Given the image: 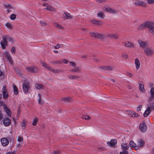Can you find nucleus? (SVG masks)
<instances>
[{"label": "nucleus", "instance_id": "nucleus-1", "mask_svg": "<svg viewBox=\"0 0 154 154\" xmlns=\"http://www.w3.org/2000/svg\"><path fill=\"white\" fill-rule=\"evenodd\" d=\"M147 27L149 29V32L154 35V23L151 21L146 22L142 24L139 26L140 29Z\"/></svg>", "mask_w": 154, "mask_h": 154}, {"label": "nucleus", "instance_id": "nucleus-2", "mask_svg": "<svg viewBox=\"0 0 154 154\" xmlns=\"http://www.w3.org/2000/svg\"><path fill=\"white\" fill-rule=\"evenodd\" d=\"M2 40L1 41L0 44L2 49H5L7 45V39L11 42H13L12 39L7 35H3L2 36Z\"/></svg>", "mask_w": 154, "mask_h": 154}, {"label": "nucleus", "instance_id": "nucleus-3", "mask_svg": "<svg viewBox=\"0 0 154 154\" xmlns=\"http://www.w3.org/2000/svg\"><path fill=\"white\" fill-rule=\"evenodd\" d=\"M23 90L25 94H27L30 88V85L28 82H25L22 85Z\"/></svg>", "mask_w": 154, "mask_h": 154}, {"label": "nucleus", "instance_id": "nucleus-4", "mask_svg": "<svg viewBox=\"0 0 154 154\" xmlns=\"http://www.w3.org/2000/svg\"><path fill=\"white\" fill-rule=\"evenodd\" d=\"M26 69L28 71L33 73L37 72L38 71V69L35 67L27 66L26 67Z\"/></svg>", "mask_w": 154, "mask_h": 154}, {"label": "nucleus", "instance_id": "nucleus-5", "mask_svg": "<svg viewBox=\"0 0 154 154\" xmlns=\"http://www.w3.org/2000/svg\"><path fill=\"white\" fill-rule=\"evenodd\" d=\"M139 129L143 132L146 131V125L144 122H142L140 125Z\"/></svg>", "mask_w": 154, "mask_h": 154}, {"label": "nucleus", "instance_id": "nucleus-6", "mask_svg": "<svg viewBox=\"0 0 154 154\" xmlns=\"http://www.w3.org/2000/svg\"><path fill=\"white\" fill-rule=\"evenodd\" d=\"M144 51L145 53L148 56H150L154 53V50L151 48L145 49Z\"/></svg>", "mask_w": 154, "mask_h": 154}, {"label": "nucleus", "instance_id": "nucleus-7", "mask_svg": "<svg viewBox=\"0 0 154 154\" xmlns=\"http://www.w3.org/2000/svg\"><path fill=\"white\" fill-rule=\"evenodd\" d=\"M1 142L3 146H5L8 145L9 142L5 138H3L1 139Z\"/></svg>", "mask_w": 154, "mask_h": 154}, {"label": "nucleus", "instance_id": "nucleus-8", "mask_svg": "<svg viewBox=\"0 0 154 154\" xmlns=\"http://www.w3.org/2000/svg\"><path fill=\"white\" fill-rule=\"evenodd\" d=\"M117 143V141L115 139H112L110 141L107 142V144L110 147H112L115 145Z\"/></svg>", "mask_w": 154, "mask_h": 154}, {"label": "nucleus", "instance_id": "nucleus-9", "mask_svg": "<svg viewBox=\"0 0 154 154\" xmlns=\"http://www.w3.org/2000/svg\"><path fill=\"white\" fill-rule=\"evenodd\" d=\"M127 113L130 116L133 117H137L139 116L138 114L135 113L134 112L131 111H128Z\"/></svg>", "mask_w": 154, "mask_h": 154}, {"label": "nucleus", "instance_id": "nucleus-10", "mask_svg": "<svg viewBox=\"0 0 154 154\" xmlns=\"http://www.w3.org/2000/svg\"><path fill=\"white\" fill-rule=\"evenodd\" d=\"M134 63L136 69H139L140 68L141 64L140 60L138 58H136L134 60Z\"/></svg>", "mask_w": 154, "mask_h": 154}, {"label": "nucleus", "instance_id": "nucleus-11", "mask_svg": "<svg viewBox=\"0 0 154 154\" xmlns=\"http://www.w3.org/2000/svg\"><path fill=\"white\" fill-rule=\"evenodd\" d=\"M103 9L104 11L110 13H115L116 12V11L115 10L108 7H104L103 8Z\"/></svg>", "mask_w": 154, "mask_h": 154}, {"label": "nucleus", "instance_id": "nucleus-12", "mask_svg": "<svg viewBox=\"0 0 154 154\" xmlns=\"http://www.w3.org/2000/svg\"><path fill=\"white\" fill-rule=\"evenodd\" d=\"M17 141L19 143L17 145L18 147H20L23 144V138L22 137H18Z\"/></svg>", "mask_w": 154, "mask_h": 154}, {"label": "nucleus", "instance_id": "nucleus-13", "mask_svg": "<svg viewBox=\"0 0 154 154\" xmlns=\"http://www.w3.org/2000/svg\"><path fill=\"white\" fill-rule=\"evenodd\" d=\"M4 56L7 59V60L10 63L11 62V56L7 51H5L4 53Z\"/></svg>", "mask_w": 154, "mask_h": 154}, {"label": "nucleus", "instance_id": "nucleus-14", "mask_svg": "<svg viewBox=\"0 0 154 154\" xmlns=\"http://www.w3.org/2000/svg\"><path fill=\"white\" fill-rule=\"evenodd\" d=\"M11 123V121L8 118H5L3 120V124L5 126L9 125Z\"/></svg>", "mask_w": 154, "mask_h": 154}, {"label": "nucleus", "instance_id": "nucleus-15", "mask_svg": "<svg viewBox=\"0 0 154 154\" xmlns=\"http://www.w3.org/2000/svg\"><path fill=\"white\" fill-rule=\"evenodd\" d=\"M151 112V108L150 106H148L145 111L143 116L145 117L148 116L150 114Z\"/></svg>", "mask_w": 154, "mask_h": 154}, {"label": "nucleus", "instance_id": "nucleus-16", "mask_svg": "<svg viewBox=\"0 0 154 154\" xmlns=\"http://www.w3.org/2000/svg\"><path fill=\"white\" fill-rule=\"evenodd\" d=\"M129 145L131 148H134L135 150L138 149V147L137 146L136 143L133 141H131L129 143Z\"/></svg>", "mask_w": 154, "mask_h": 154}, {"label": "nucleus", "instance_id": "nucleus-17", "mask_svg": "<svg viewBox=\"0 0 154 154\" xmlns=\"http://www.w3.org/2000/svg\"><path fill=\"white\" fill-rule=\"evenodd\" d=\"M138 42L140 46L143 48H144L147 45L146 42H144L142 40H138Z\"/></svg>", "mask_w": 154, "mask_h": 154}, {"label": "nucleus", "instance_id": "nucleus-18", "mask_svg": "<svg viewBox=\"0 0 154 154\" xmlns=\"http://www.w3.org/2000/svg\"><path fill=\"white\" fill-rule=\"evenodd\" d=\"M43 5L46 7V8H45V9H48L51 11H53L54 10V8L53 7H52L50 5H48L46 3L44 4Z\"/></svg>", "mask_w": 154, "mask_h": 154}, {"label": "nucleus", "instance_id": "nucleus-19", "mask_svg": "<svg viewBox=\"0 0 154 154\" xmlns=\"http://www.w3.org/2000/svg\"><path fill=\"white\" fill-rule=\"evenodd\" d=\"M3 97L4 99H7L8 97V92L6 90H5L3 91L2 92Z\"/></svg>", "mask_w": 154, "mask_h": 154}, {"label": "nucleus", "instance_id": "nucleus-20", "mask_svg": "<svg viewBox=\"0 0 154 154\" xmlns=\"http://www.w3.org/2000/svg\"><path fill=\"white\" fill-rule=\"evenodd\" d=\"M63 17L64 20L67 19H71V17L69 14L68 13H65L63 14Z\"/></svg>", "mask_w": 154, "mask_h": 154}, {"label": "nucleus", "instance_id": "nucleus-21", "mask_svg": "<svg viewBox=\"0 0 154 154\" xmlns=\"http://www.w3.org/2000/svg\"><path fill=\"white\" fill-rule=\"evenodd\" d=\"M5 26L7 28L10 29H12L13 28V26L11 23L9 22L6 23L5 24Z\"/></svg>", "mask_w": 154, "mask_h": 154}, {"label": "nucleus", "instance_id": "nucleus-22", "mask_svg": "<svg viewBox=\"0 0 154 154\" xmlns=\"http://www.w3.org/2000/svg\"><path fill=\"white\" fill-rule=\"evenodd\" d=\"M134 5L139 6H143L144 5V3L143 1H137L134 3Z\"/></svg>", "mask_w": 154, "mask_h": 154}, {"label": "nucleus", "instance_id": "nucleus-23", "mask_svg": "<svg viewBox=\"0 0 154 154\" xmlns=\"http://www.w3.org/2000/svg\"><path fill=\"white\" fill-rule=\"evenodd\" d=\"M122 148L124 150H126L128 149L129 146L127 143H123L122 144Z\"/></svg>", "mask_w": 154, "mask_h": 154}, {"label": "nucleus", "instance_id": "nucleus-24", "mask_svg": "<svg viewBox=\"0 0 154 154\" xmlns=\"http://www.w3.org/2000/svg\"><path fill=\"white\" fill-rule=\"evenodd\" d=\"M151 96L149 98L150 100H154V88H152L150 91Z\"/></svg>", "mask_w": 154, "mask_h": 154}, {"label": "nucleus", "instance_id": "nucleus-25", "mask_svg": "<svg viewBox=\"0 0 154 154\" xmlns=\"http://www.w3.org/2000/svg\"><path fill=\"white\" fill-rule=\"evenodd\" d=\"M4 109L7 113L8 116L11 117V112L7 106H5L4 107Z\"/></svg>", "mask_w": 154, "mask_h": 154}, {"label": "nucleus", "instance_id": "nucleus-26", "mask_svg": "<svg viewBox=\"0 0 154 154\" xmlns=\"http://www.w3.org/2000/svg\"><path fill=\"white\" fill-rule=\"evenodd\" d=\"M125 45L127 47H133L134 45L133 43L131 42H126L125 43Z\"/></svg>", "mask_w": 154, "mask_h": 154}, {"label": "nucleus", "instance_id": "nucleus-27", "mask_svg": "<svg viewBox=\"0 0 154 154\" xmlns=\"http://www.w3.org/2000/svg\"><path fill=\"white\" fill-rule=\"evenodd\" d=\"M26 123V121L25 120H23L21 123V128L23 130L25 128Z\"/></svg>", "mask_w": 154, "mask_h": 154}, {"label": "nucleus", "instance_id": "nucleus-28", "mask_svg": "<svg viewBox=\"0 0 154 154\" xmlns=\"http://www.w3.org/2000/svg\"><path fill=\"white\" fill-rule=\"evenodd\" d=\"M41 63H42V66H43L45 68H46L48 69V70H52L51 68L50 67L48 66V65L46 63H45V62H41Z\"/></svg>", "mask_w": 154, "mask_h": 154}, {"label": "nucleus", "instance_id": "nucleus-29", "mask_svg": "<svg viewBox=\"0 0 154 154\" xmlns=\"http://www.w3.org/2000/svg\"><path fill=\"white\" fill-rule=\"evenodd\" d=\"M144 144V142L142 140H139L138 141V145L137 146L138 147V148L139 147H141L143 146Z\"/></svg>", "mask_w": 154, "mask_h": 154}, {"label": "nucleus", "instance_id": "nucleus-30", "mask_svg": "<svg viewBox=\"0 0 154 154\" xmlns=\"http://www.w3.org/2000/svg\"><path fill=\"white\" fill-rule=\"evenodd\" d=\"M90 22L92 23L97 25H100L101 23V22L100 21L93 19L91 20Z\"/></svg>", "mask_w": 154, "mask_h": 154}, {"label": "nucleus", "instance_id": "nucleus-31", "mask_svg": "<svg viewBox=\"0 0 154 154\" xmlns=\"http://www.w3.org/2000/svg\"><path fill=\"white\" fill-rule=\"evenodd\" d=\"M98 16L101 18H103L104 17L105 15L103 12L102 11H99L97 14Z\"/></svg>", "mask_w": 154, "mask_h": 154}, {"label": "nucleus", "instance_id": "nucleus-32", "mask_svg": "<svg viewBox=\"0 0 154 154\" xmlns=\"http://www.w3.org/2000/svg\"><path fill=\"white\" fill-rule=\"evenodd\" d=\"M13 91L15 95H17L18 94V92L16 86L14 84L13 85Z\"/></svg>", "mask_w": 154, "mask_h": 154}, {"label": "nucleus", "instance_id": "nucleus-33", "mask_svg": "<svg viewBox=\"0 0 154 154\" xmlns=\"http://www.w3.org/2000/svg\"><path fill=\"white\" fill-rule=\"evenodd\" d=\"M38 118L37 117L34 118L33 119L32 125L34 126L36 125L38 122Z\"/></svg>", "mask_w": 154, "mask_h": 154}, {"label": "nucleus", "instance_id": "nucleus-34", "mask_svg": "<svg viewBox=\"0 0 154 154\" xmlns=\"http://www.w3.org/2000/svg\"><path fill=\"white\" fill-rule=\"evenodd\" d=\"M144 87V86L143 84H142L141 83H140L139 84V89L141 92H143L145 91Z\"/></svg>", "mask_w": 154, "mask_h": 154}, {"label": "nucleus", "instance_id": "nucleus-35", "mask_svg": "<svg viewBox=\"0 0 154 154\" xmlns=\"http://www.w3.org/2000/svg\"><path fill=\"white\" fill-rule=\"evenodd\" d=\"M35 87L37 89H40L43 88V85L42 84H36L35 85Z\"/></svg>", "mask_w": 154, "mask_h": 154}, {"label": "nucleus", "instance_id": "nucleus-36", "mask_svg": "<svg viewBox=\"0 0 154 154\" xmlns=\"http://www.w3.org/2000/svg\"><path fill=\"white\" fill-rule=\"evenodd\" d=\"M108 36L111 38H117V35L116 34H109Z\"/></svg>", "mask_w": 154, "mask_h": 154}, {"label": "nucleus", "instance_id": "nucleus-37", "mask_svg": "<svg viewBox=\"0 0 154 154\" xmlns=\"http://www.w3.org/2000/svg\"><path fill=\"white\" fill-rule=\"evenodd\" d=\"M90 35L92 37H96L98 35V34L97 33L91 32L90 33Z\"/></svg>", "mask_w": 154, "mask_h": 154}, {"label": "nucleus", "instance_id": "nucleus-38", "mask_svg": "<svg viewBox=\"0 0 154 154\" xmlns=\"http://www.w3.org/2000/svg\"><path fill=\"white\" fill-rule=\"evenodd\" d=\"M54 26L55 27L59 28L61 29L63 28L60 25L56 23L54 24Z\"/></svg>", "mask_w": 154, "mask_h": 154}, {"label": "nucleus", "instance_id": "nucleus-39", "mask_svg": "<svg viewBox=\"0 0 154 154\" xmlns=\"http://www.w3.org/2000/svg\"><path fill=\"white\" fill-rule=\"evenodd\" d=\"M80 68L79 67H77L75 69H73L72 70V71L74 72H76L79 71Z\"/></svg>", "mask_w": 154, "mask_h": 154}, {"label": "nucleus", "instance_id": "nucleus-40", "mask_svg": "<svg viewBox=\"0 0 154 154\" xmlns=\"http://www.w3.org/2000/svg\"><path fill=\"white\" fill-rule=\"evenodd\" d=\"M82 118L85 119H90V117L88 115H83L82 116Z\"/></svg>", "mask_w": 154, "mask_h": 154}, {"label": "nucleus", "instance_id": "nucleus-41", "mask_svg": "<svg viewBox=\"0 0 154 154\" xmlns=\"http://www.w3.org/2000/svg\"><path fill=\"white\" fill-rule=\"evenodd\" d=\"M16 15L14 14H12L10 16V18L11 20H14L16 18Z\"/></svg>", "mask_w": 154, "mask_h": 154}, {"label": "nucleus", "instance_id": "nucleus-42", "mask_svg": "<svg viewBox=\"0 0 154 154\" xmlns=\"http://www.w3.org/2000/svg\"><path fill=\"white\" fill-rule=\"evenodd\" d=\"M38 96L39 97V99L38 100V103L39 104L42 103H41V95L40 94H38Z\"/></svg>", "mask_w": 154, "mask_h": 154}, {"label": "nucleus", "instance_id": "nucleus-43", "mask_svg": "<svg viewBox=\"0 0 154 154\" xmlns=\"http://www.w3.org/2000/svg\"><path fill=\"white\" fill-rule=\"evenodd\" d=\"M147 3L151 4H154V0H147Z\"/></svg>", "mask_w": 154, "mask_h": 154}, {"label": "nucleus", "instance_id": "nucleus-44", "mask_svg": "<svg viewBox=\"0 0 154 154\" xmlns=\"http://www.w3.org/2000/svg\"><path fill=\"white\" fill-rule=\"evenodd\" d=\"M142 108V106L141 105H140L139 106L137 107V112L140 111V110Z\"/></svg>", "mask_w": 154, "mask_h": 154}, {"label": "nucleus", "instance_id": "nucleus-45", "mask_svg": "<svg viewBox=\"0 0 154 154\" xmlns=\"http://www.w3.org/2000/svg\"><path fill=\"white\" fill-rule=\"evenodd\" d=\"M70 65L73 67H75L76 66L75 63L73 62H70Z\"/></svg>", "mask_w": 154, "mask_h": 154}, {"label": "nucleus", "instance_id": "nucleus-46", "mask_svg": "<svg viewBox=\"0 0 154 154\" xmlns=\"http://www.w3.org/2000/svg\"><path fill=\"white\" fill-rule=\"evenodd\" d=\"M16 73L18 75L20 76L22 75L23 74V73L20 72L19 71H16Z\"/></svg>", "mask_w": 154, "mask_h": 154}, {"label": "nucleus", "instance_id": "nucleus-47", "mask_svg": "<svg viewBox=\"0 0 154 154\" xmlns=\"http://www.w3.org/2000/svg\"><path fill=\"white\" fill-rule=\"evenodd\" d=\"M40 23L42 26H45L47 24L44 21H40Z\"/></svg>", "mask_w": 154, "mask_h": 154}, {"label": "nucleus", "instance_id": "nucleus-48", "mask_svg": "<svg viewBox=\"0 0 154 154\" xmlns=\"http://www.w3.org/2000/svg\"><path fill=\"white\" fill-rule=\"evenodd\" d=\"M120 154H128V152L127 151H123L120 152Z\"/></svg>", "mask_w": 154, "mask_h": 154}, {"label": "nucleus", "instance_id": "nucleus-49", "mask_svg": "<svg viewBox=\"0 0 154 154\" xmlns=\"http://www.w3.org/2000/svg\"><path fill=\"white\" fill-rule=\"evenodd\" d=\"M60 152L59 150H57L56 151H54L52 154H59Z\"/></svg>", "mask_w": 154, "mask_h": 154}, {"label": "nucleus", "instance_id": "nucleus-50", "mask_svg": "<svg viewBox=\"0 0 154 154\" xmlns=\"http://www.w3.org/2000/svg\"><path fill=\"white\" fill-rule=\"evenodd\" d=\"M15 49L14 48H12L11 50V52L13 54H15Z\"/></svg>", "mask_w": 154, "mask_h": 154}, {"label": "nucleus", "instance_id": "nucleus-51", "mask_svg": "<svg viewBox=\"0 0 154 154\" xmlns=\"http://www.w3.org/2000/svg\"><path fill=\"white\" fill-rule=\"evenodd\" d=\"M122 57L124 59H126L128 57V56L127 54H122Z\"/></svg>", "mask_w": 154, "mask_h": 154}, {"label": "nucleus", "instance_id": "nucleus-52", "mask_svg": "<svg viewBox=\"0 0 154 154\" xmlns=\"http://www.w3.org/2000/svg\"><path fill=\"white\" fill-rule=\"evenodd\" d=\"M127 75L128 76L130 77H131L133 76V75L131 73L128 72L127 73Z\"/></svg>", "mask_w": 154, "mask_h": 154}, {"label": "nucleus", "instance_id": "nucleus-53", "mask_svg": "<svg viewBox=\"0 0 154 154\" xmlns=\"http://www.w3.org/2000/svg\"><path fill=\"white\" fill-rule=\"evenodd\" d=\"M62 62L64 63H67L68 62V61L66 59H63L62 60Z\"/></svg>", "mask_w": 154, "mask_h": 154}, {"label": "nucleus", "instance_id": "nucleus-54", "mask_svg": "<svg viewBox=\"0 0 154 154\" xmlns=\"http://www.w3.org/2000/svg\"><path fill=\"white\" fill-rule=\"evenodd\" d=\"M3 102L1 100H0V106H2L3 105Z\"/></svg>", "mask_w": 154, "mask_h": 154}, {"label": "nucleus", "instance_id": "nucleus-55", "mask_svg": "<svg viewBox=\"0 0 154 154\" xmlns=\"http://www.w3.org/2000/svg\"><path fill=\"white\" fill-rule=\"evenodd\" d=\"M96 1L97 2L99 3L103 2L104 1L103 0H96Z\"/></svg>", "mask_w": 154, "mask_h": 154}, {"label": "nucleus", "instance_id": "nucleus-56", "mask_svg": "<svg viewBox=\"0 0 154 154\" xmlns=\"http://www.w3.org/2000/svg\"><path fill=\"white\" fill-rule=\"evenodd\" d=\"M107 69L108 70H111L112 68L111 67H107Z\"/></svg>", "mask_w": 154, "mask_h": 154}, {"label": "nucleus", "instance_id": "nucleus-57", "mask_svg": "<svg viewBox=\"0 0 154 154\" xmlns=\"http://www.w3.org/2000/svg\"><path fill=\"white\" fill-rule=\"evenodd\" d=\"M2 116L1 112L0 111V120L2 119Z\"/></svg>", "mask_w": 154, "mask_h": 154}, {"label": "nucleus", "instance_id": "nucleus-58", "mask_svg": "<svg viewBox=\"0 0 154 154\" xmlns=\"http://www.w3.org/2000/svg\"><path fill=\"white\" fill-rule=\"evenodd\" d=\"M69 98H64L63 99V100H69Z\"/></svg>", "mask_w": 154, "mask_h": 154}, {"label": "nucleus", "instance_id": "nucleus-59", "mask_svg": "<svg viewBox=\"0 0 154 154\" xmlns=\"http://www.w3.org/2000/svg\"><path fill=\"white\" fill-rule=\"evenodd\" d=\"M110 81H112V82H115V81L112 79H111L110 80Z\"/></svg>", "mask_w": 154, "mask_h": 154}, {"label": "nucleus", "instance_id": "nucleus-60", "mask_svg": "<svg viewBox=\"0 0 154 154\" xmlns=\"http://www.w3.org/2000/svg\"><path fill=\"white\" fill-rule=\"evenodd\" d=\"M2 75V71L0 70V77Z\"/></svg>", "mask_w": 154, "mask_h": 154}, {"label": "nucleus", "instance_id": "nucleus-61", "mask_svg": "<svg viewBox=\"0 0 154 154\" xmlns=\"http://www.w3.org/2000/svg\"><path fill=\"white\" fill-rule=\"evenodd\" d=\"M5 88H6V87H5V86H3V88L4 89V91H5V90H6L5 89Z\"/></svg>", "mask_w": 154, "mask_h": 154}, {"label": "nucleus", "instance_id": "nucleus-62", "mask_svg": "<svg viewBox=\"0 0 154 154\" xmlns=\"http://www.w3.org/2000/svg\"><path fill=\"white\" fill-rule=\"evenodd\" d=\"M2 95L0 94V100L2 98Z\"/></svg>", "mask_w": 154, "mask_h": 154}, {"label": "nucleus", "instance_id": "nucleus-63", "mask_svg": "<svg viewBox=\"0 0 154 154\" xmlns=\"http://www.w3.org/2000/svg\"><path fill=\"white\" fill-rule=\"evenodd\" d=\"M54 52L55 53H57L58 52V51H54Z\"/></svg>", "mask_w": 154, "mask_h": 154}, {"label": "nucleus", "instance_id": "nucleus-64", "mask_svg": "<svg viewBox=\"0 0 154 154\" xmlns=\"http://www.w3.org/2000/svg\"><path fill=\"white\" fill-rule=\"evenodd\" d=\"M8 7H11V8H11V5H8Z\"/></svg>", "mask_w": 154, "mask_h": 154}]
</instances>
